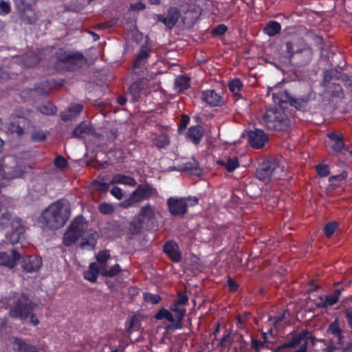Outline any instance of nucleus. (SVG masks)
<instances>
[{"mask_svg":"<svg viewBox=\"0 0 352 352\" xmlns=\"http://www.w3.org/2000/svg\"><path fill=\"white\" fill-rule=\"evenodd\" d=\"M189 120H190V118L187 115H186V114L182 115V119H181V122H180V124H179V129H178V131L179 133L182 132L183 130H184L186 128V126L189 122Z\"/></svg>","mask_w":352,"mask_h":352,"instance_id":"052dcab7","label":"nucleus"},{"mask_svg":"<svg viewBox=\"0 0 352 352\" xmlns=\"http://www.w3.org/2000/svg\"><path fill=\"white\" fill-rule=\"evenodd\" d=\"M197 204L198 199L196 197H170L167 200L169 211L174 216H184L188 206H194Z\"/></svg>","mask_w":352,"mask_h":352,"instance_id":"39448f33","label":"nucleus"},{"mask_svg":"<svg viewBox=\"0 0 352 352\" xmlns=\"http://www.w3.org/2000/svg\"><path fill=\"white\" fill-rule=\"evenodd\" d=\"M341 306L342 308L352 309V295L342 300Z\"/></svg>","mask_w":352,"mask_h":352,"instance_id":"0e129e2a","label":"nucleus"},{"mask_svg":"<svg viewBox=\"0 0 352 352\" xmlns=\"http://www.w3.org/2000/svg\"><path fill=\"white\" fill-rule=\"evenodd\" d=\"M92 185L95 187V188L102 192H104L108 190L109 188V185L105 182H100L98 180H94L92 182Z\"/></svg>","mask_w":352,"mask_h":352,"instance_id":"864d4df0","label":"nucleus"},{"mask_svg":"<svg viewBox=\"0 0 352 352\" xmlns=\"http://www.w3.org/2000/svg\"><path fill=\"white\" fill-rule=\"evenodd\" d=\"M166 16L168 17L169 21L171 23L172 25L174 27L180 17V12L177 8L171 7L168 10Z\"/></svg>","mask_w":352,"mask_h":352,"instance_id":"a19ab883","label":"nucleus"},{"mask_svg":"<svg viewBox=\"0 0 352 352\" xmlns=\"http://www.w3.org/2000/svg\"><path fill=\"white\" fill-rule=\"evenodd\" d=\"M186 309H160L155 315L157 320L165 319L172 323L175 329H180L182 328V320L185 316Z\"/></svg>","mask_w":352,"mask_h":352,"instance_id":"1a4fd4ad","label":"nucleus"},{"mask_svg":"<svg viewBox=\"0 0 352 352\" xmlns=\"http://www.w3.org/2000/svg\"><path fill=\"white\" fill-rule=\"evenodd\" d=\"M54 165L59 168H64L67 166V161L62 156H57L54 160Z\"/></svg>","mask_w":352,"mask_h":352,"instance_id":"6e6d98bb","label":"nucleus"},{"mask_svg":"<svg viewBox=\"0 0 352 352\" xmlns=\"http://www.w3.org/2000/svg\"><path fill=\"white\" fill-rule=\"evenodd\" d=\"M189 79L186 76H179L175 81V87L179 89V91L188 88Z\"/></svg>","mask_w":352,"mask_h":352,"instance_id":"49530a36","label":"nucleus"},{"mask_svg":"<svg viewBox=\"0 0 352 352\" xmlns=\"http://www.w3.org/2000/svg\"><path fill=\"white\" fill-rule=\"evenodd\" d=\"M100 273L99 270V265L96 263H91L89 265V270L84 272V277L85 279L91 282H96L98 274Z\"/></svg>","mask_w":352,"mask_h":352,"instance_id":"7c9ffc66","label":"nucleus"},{"mask_svg":"<svg viewBox=\"0 0 352 352\" xmlns=\"http://www.w3.org/2000/svg\"><path fill=\"white\" fill-rule=\"evenodd\" d=\"M22 255L15 249H12L10 252H0V266H4L10 269L15 267L17 261L22 257Z\"/></svg>","mask_w":352,"mask_h":352,"instance_id":"4468645a","label":"nucleus"},{"mask_svg":"<svg viewBox=\"0 0 352 352\" xmlns=\"http://www.w3.org/2000/svg\"><path fill=\"white\" fill-rule=\"evenodd\" d=\"M83 109V107L82 104H71L68 110L74 117H76L78 113H80Z\"/></svg>","mask_w":352,"mask_h":352,"instance_id":"13d9d810","label":"nucleus"},{"mask_svg":"<svg viewBox=\"0 0 352 352\" xmlns=\"http://www.w3.org/2000/svg\"><path fill=\"white\" fill-rule=\"evenodd\" d=\"M338 228V224L335 221L328 222L324 228V233L327 237H330L335 232Z\"/></svg>","mask_w":352,"mask_h":352,"instance_id":"8fccbe9b","label":"nucleus"},{"mask_svg":"<svg viewBox=\"0 0 352 352\" xmlns=\"http://www.w3.org/2000/svg\"><path fill=\"white\" fill-rule=\"evenodd\" d=\"M35 0H15V6L20 19L25 24H33L37 21V16L32 8Z\"/></svg>","mask_w":352,"mask_h":352,"instance_id":"423d86ee","label":"nucleus"},{"mask_svg":"<svg viewBox=\"0 0 352 352\" xmlns=\"http://www.w3.org/2000/svg\"><path fill=\"white\" fill-rule=\"evenodd\" d=\"M309 352H329L328 346L323 339H316L309 333Z\"/></svg>","mask_w":352,"mask_h":352,"instance_id":"b1692460","label":"nucleus"},{"mask_svg":"<svg viewBox=\"0 0 352 352\" xmlns=\"http://www.w3.org/2000/svg\"><path fill=\"white\" fill-rule=\"evenodd\" d=\"M10 12V6L8 2L0 1V14H8Z\"/></svg>","mask_w":352,"mask_h":352,"instance_id":"bf43d9fd","label":"nucleus"},{"mask_svg":"<svg viewBox=\"0 0 352 352\" xmlns=\"http://www.w3.org/2000/svg\"><path fill=\"white\" fill-rule=\"evenodd\" d=\"M39 57L34 53L30 52L20 59L21 65L25 67L35 66L39 62Z\"/></svg>","mask_w":352,"mask_h":352,"instance_id":"2f4dec72","label":"nucleus"},{"mask_svg":"<svg viewBox=\"0 0 352 352\" xmlns=\"http://www.w3.org/2000/svg\"><path fill=\"white\" fill-rule=\"evenodd\" d=\"M143 223L139 219L132 221L129 227V232L133 235L139 234L142 230Z\"/></svg>","mask_w":352,"mask_h":352,"instance_id":"a18cd8bd","label":"nucleus"},{"mask_svg":"<svg viewBox=\"0 0 352 352\" xmlns=\"http://www.w3.org/2000/svg\"><path fill=\"white\" fill-rule=\"evenodd\" d=\"M164 252L168 255V256L174 262H179L182 259V256L179 250V246L173 241H167L163 248Z\"/></svg>","mask_w":352,"mask_h":352,"instance_id":"4be33fe9","label":"nucleus"},{"mask_svg":"<svg viewBox=\"0 0 352 352\" xmlns=\"http://www.w3.org/2000/svg\"><path fill=\"white\" fill-rule=\"evenodd\" d=\"M217 164L224 166L228 172H232L239 165L238 157L236 156L229 157L226 160H218Z\"/></svg>","mask_w":352,"mask_h":352,"instance_id":"72a5a7b5","label":"nucleus"},{"mask_svg":"<svg viewBox=\"0 0 352 352\" xmlns=\"http://www.w3.org/2000/svg\"><path fill=\"white\" fill-rule=\"evenodd\" d=\"M202 99L210 106H219L223 104L222 98L214 90H208L202 94Z\"/></svg>","mask_w":352,"mask_h":352,"instance_id":"a878e982","label":"nucleus"},{"mask_svg":"<svg viewBox=\"0 0 352 352\" xmlns=\"http://www.w3.org/2000/svg\"><path fill=\"white\" fill-rule=\"evenodd\" d=\"M42 265V259L40 256L32 255L22 258L21 267L25 272H37Z\"/></svg>","mask_w":352,"mask_h":352,"instance_id":"f3484780","label":"nucleus"},{"mask_svg":"<svg viewBox=\"0 0 352 352\" xmlns=\"http://www.w3.org/2000/svg\"><path fill=\"white\" fill-rule=\"evenodd\" d=\"M34 309H10V316L13 318H19L23 322H28L33 325L39 323V320L32 313Z\"/></svg>","mask_w":352,"mask_h":352,"instance_id":"dca6fc26","label":"nucleus"},{"mask_svg":"<svg viewBox=\"0 0 352 352\" xmlns=\"http://www.w3.org/2000/svg\"><path fill=\"white\" fill-rule=\"evenodd\" d=\"M338 79H335L331 75V72L326 71L322 80V86L325 87V93L330 95L332 98H342L343 97V89L340 83L336 82Z\"/></svg>","mask_w":352,"mask_h":352,"instance_id":"9b49d317","label":"nucleus"},{"mask_svg":"<svg viewBox=\"0 0 352 352\" xmlns=\"http://www.w3.org/2000/svg\"><path fill=\"white\" fill-rule=\"evenodd\" d=\"M204 128L199 125L190 127L187 133L188 138H190L195 144L199 143L200 140L204 136Z\"/></svg>","mask_w":352,"mask_h":352,"instance_id":"c85d7f7f","label":"nucleus"},{"mask_svg":"<svg viewBox=\"0 0 352 352\" xmlns=\"http://www.w3.org/2000/svg\"><path fill=\"white\" fill-rule=\"evenodd\" d=\"M60 60L69 64V69H76L82 66L83 62V57L80 54L69 55L65 54Z\"/></svg>","mask_w":352,"mask_h":352,"instance_id":"bb28decb","label":"nucleus"},{"mask_svg":"<svg viewBox=\"0 0 352 352\" xmlns=\"http://www.w3.org/2000/svg\"><path fill=\"white\" fill-rule=\"evenodd\" d=\"M227 27L221 24L217 26L214 29L212 30V33L214 35L221 36L223 35L226 31H227Z\"/></svg>","mask_w":352,"mask_h":352,"instance_id":"e2e57ef3","label":"nucleus"},{"mask_svg":"<svg viewBox=\"0 0 352 352\" xmlns=\"http://www.w3.org/2000/svg\"><path fill=\"white\" fill-rule=\"evenodd\" d=\"M86 226V221L82 216L77 217L71 223L68 230L65 233L63 243L66 246L74 244L80 237V232Z\"/></svg>","mask_w":352,"mask_h":352,"instance_id":"0eeeda50","label":"nucleus"},{"mask_svg":"<svg viewBox=\"0 0 352 352\" xmlns=\"http://www.w3.org/2000/svg\"><path fill=\"white\" fill-rule=\"evenodd\" d=\"M83 231L80 232V237L82 242L80 247L82 249L90 248L94 249L97 243L99 238L98 233L93 229L88 228V223L86 221V226L83 228Z\"/></svg>","mask_w":352,"mask_h":352,"instance_id":"f8f14e48","label":"nucleus"},{"mask_svg":"<svg viewBox=\"0 0 352 352\" xmlns=\"http://www.w3.org/2000/svg\"><path fill=\"white\" fill-rule=\"evenodd\" d=\"M328 333L333 336L332 340H336V344L340 345L342 343L344 336L342 335V330L339 327L337 320L333 322L329 327Z\"/></svg>","mask_w":352,"mask_h":352,"instance_id":"cd10ccee","label":"nucleus"},{"mask_svg":"<svg viewBox=\"0 0 352 352\" xmlns=\"http://www.w3.org/2000/svg\"><path fill=\"white\" fill-rule=\"evenodd\" d=\"M111 183L124 184L133 186L136 184V181L130 176H126L122 174H117L113 176Z\"/></svg>","mask_w":352,"mask_h":352,"instance_id":"e433bc0d","label":"nucleus"},{"mask_svg":"<svg viewBox=\"0 0 352 352\" xmlns=\"http://www.w3.org/2000/svg\"><path fill=\"white\" fill-rule=\"evenodd\" d=\"M316 172L320 177H327L330 174L329 166L324 164H318L316 166Z\"/></svg>","mask_w":352,"mask_h":352,"instance_id":"3c124183","label":"nucleus"},{"mask_svg":"<svg viewBox=\"0 0 352 352\" xmlns=\"http://www.w3.org/2000/svg\"><path fill=\"white\" fill-rule=\"evenodd\" d=\"M10 226V232L8 231L6 234L10 243L15 244L23 236L24 228L21 226V219L6 212L0 217V227L6 229Z\"/></svg>","mask_w":352,"mask_h":352,"instance_id":"7ed1b4c3","label":"nucleus"},{"mask_svg":"<svg viewBox=\"0 0 352 352\" xmlns=\"http://www.w3.org/2000/svg\"><path fill=\"white\" fill-rule=\"evenodd\" d=\"M178 171L185 172L191 175L199 177L202 175V170L199 163L195 160L192 162H186L175 168Z\"/></svg>","mask_w":352,"mask_h":352,"instance_id":"412c9836","label":"nucleus"},{"mask_svg":"<svg viewBox=\"0 0 352 352\" xmlns=\"http://www.w3.org/2000/svg\"><path fill=\"white\" fill-rule=\"evenodd\" d=\"M148 82L149 80L147 78H140L130 86L129 91L133 102L139 100L142 91L148 87Z\"/></svg>","mask_w":352,"mask_h":352,"instance_id":"6ab92c4d","label":"nucleus"},{"mask_svg":"<svg viewBox=\"0 0 352 352\" xmlns=\"http://www.w3.org/2000/svg\"><path fill=\"white\" fill-rule=\"evenodd\" d=\"M31 140L34 142H43L46 139L45 133L41 129H34L31 132Z\"/></svg>","mask_w":352,"mask_h":352,"instance_id":"c03bdc74","label":"nucleus"},{"mask_svg":"<svg viewBox=\"0 0 352 352\" xmlns=\"http://www.w3.org/2000/svg\"><path fill=\"white\" fill-rule=\"evenodd\" d=\"M348 176V174L346 171H342L340 174L333 175L330 177L329 180L330 182L334 181V180H343L346 179Z\"/></svg>","mask_w":352,"mask_h":352,"instance_id":"69168bd1","label":"nucleus"},{"mask_svg":"<svg viewBox=\"0 0 352 352\" xmlns=\"http://www.w3.org/2000/svg\"><path fill=\"white\" fill-rule=\"evenodd\" d=\"M111 256L108 250L100 251L96 255V263L99 265V270L100 272L107 267V261L110 258Z\"/></svg>","mask_w":352,"mask_h":352,"instance_id":"c9c22d12","label":"nucleus"},{"mask_svg":"<svg viewBox=\"0 0 352 352\" xmlns=\"http://www.w3.org/2000/svg\"><path fill=\"white\" fill-rule=\"evenodd\" d=\"M327 136L333 142L331 148L337 153L341 152L345 146L342 134L341 133L329 132Z\"/></svg>","mask_w":352,"mask_h":352,"instance_id":"393cba45","label":"nucleus"},{"mask_svg":"<svg viewBox=\"0 0 352 352\" xmlns=\"http://www.w3.org/2000/svg\"><path fill=\"white\" fill-rule=\"evenodd\" d=\"M34 91L38 95L46 96L49 94V89L45 87L44 85L41 84L35 87Z\"/></svg>","mask_w":352,"mask_h":352,"instance_id":"680f3d73","label":"nucleus"},{"mask_svg":"<svg viewBox=\"0 0 352 352\" xmlns=\"http://www.w3.org/2000/svg\"><path fill=\"white\" fill-rule=\"evenodd\" d=\"M285 175L283 167L279 166L276 160L263 162L258 166L256 171V177L262 181L271 179L277 180Z\"/></svg>","mask_w":352,"mask_h":352,"instance_id":"20e7f679","label":"nucleus"},{"mask_svg":"<svg viewBox=\"0 0 352 352\" xmlns=\"http://www.w3.org/2000/svg\"><path fill=\"white\" fill-rule=\"evenodd\" d=\"M121 269L119 265L116 264L111 267L110 270H107V267L100 272V274L107 277H113L116 276L120 272Z\"/></svg>","mask_w":352,"mask_h":352,"instance_id":"de8ad7c7","label":"nucleus"},{"mask_svg":"<svg viewBox=\"0 0 352 352\" xmlns=\"http://www.w3.org/2000/svg\"><path fill=\"white\" fill-rule=\"evenodd\" d=\"M150 54V50L148 48H142L133 62V69L142 67Z\"/></svg>","mask_w":352,"mask_h":352,"instance_id":"c756f323","label":"nucleus"},{"mask_svg":"<svg viewBox=\"0 0 352 352\" xmlns=\"http://www.w3.org/2000/svg\"><path fill=\"white\" fill-rule=\"evenodd\" d=\"M154 19L158 21L162 22L168 30H171L173 28L167 16H164L162 14H155Z\"/></svg>","mask_w":352,"mask_h":352,"instance_id":"4d7b16f0","label":"nucleus"},{"mask_svg":"<svg viewBox=\"0 0 352 352\" xmlns=\"http://www.w3.org/2000/svg\"><path fill=\"white\" fill-rule=\"evenodd\" d=\"M14 308H33L32 302L27 296L21 295L16 301Z\"/></svg>","mask_w":352,"mask_h":352,"instance_id":"79ce46f5","label":"nucleus"},{"mask_svg":"<svg viewBox=\"0 0 352 352\" xmlns=\"http://www.w3.org/2000/svg\"><path fill=\"white\" fill-rule=\"evenodd\" d=\"M71 214L69 202L65 199H59L45 209L38 218V223L43 229L57 230L65 226Z\"/></svg>","mask_w":352,"mask_h":352,"instance_id":"f257e3e1","label":"nucleus"},{"mask_svg":"<svg viewBox=\"0 0 352 352\" xmlns=\"http://www.w3.org/2000/svg\"><path fill=\"white\" fill-rule=\"evenodd\" d=\"M155 190L148 185H140L129 198L120 204L122 208H128L152 196Z\"/></svg>","mask_w":352,"mask_h":352,"instance_id":"6e6552de","label":"nucleus"},{"mask_svg":"<svg viewBox=\"0 0 352 352\" xmlns=\"http://www.w3.org/2000/svg\"><path fill=\"white\" fill-rule=\"evenodd\" d=\"M99 211L104 214H110L113 212L114 208L110 204L102 203L99 206Z\"/></svg>","mask_w":352,"mask_h":352,"instance_id":"603ef678","label":"nucleus"},{"mask_svg":"<svg viewBox=\"0 0 352 352\" xmlns=\"http://www.w3.org/2000/svg\"><path fill=\"white\" fill-rule=\"evenodd\" d=\"M273 98L274 102L278 103L280 106L286 104L287 102L292 106H294L297 109H301L302 108H305L307 105V100L305 98H294L292 96H289L287 93H285L282 95L281 98H278V96L273 95Z\"/></svg>","mask_w":352,"mask_h":352,"instance_id":"a211bd4d","label":"nucleus"},{"mask_svg":"<svg viewBox=\"0 0 352 352\" xmlns=\"http://www.w3.org/2000/svg\"><path fill=\"white\" fill-rule=\"evenodd\" d=\"M1 173L10 178L21 176L22 170L15 157L8 156L0 161V175Z\"/></svg>","mask_w":352,"mask_h":352,"instance_id":"9d476101","label":"nucleus"},{"mask_svg":"<svg viewBox=\"0 0 352 352\" xmlns=\"http://www.w3.org/2000/svg\"><path fill=\"white\" fill-rule=\"evenodd\" d=\"M141 317L139 315H134L126 322L125 330L128 333H131L133 331H136L140 327Z\"/></svg>","mask_w":352,"mask_h":352,"instance_id":"f704fd0d","label":"nucleus"},{"mask_svg":"<svg viewBox=\"0 0 352 352\" xmlns=\"http://www.w3.org/2000/svg\"><path fill=\"white\" fill-rule=\"evenodd\" d=\"M248 135L250 144L254 148H262L269 140L267 134L261 129L250 131Z\"/></svg>","mask_w":352,"mask_h":352,"instance_id":"2eb2a0df","label":"nucleus"},{"mask_svg":"<svg viewBox=\"0 0 352 352\" xmlns=\"http://www.w3.org/2000/svg\"><path fill=\"white\" fill-rule=\"evenodd\" d=\"M228 285L229 289L231 292L236 291L239 287L238 284L231 278H228Z\"/></svg>","mask_w":352,"mask_h":352,"instance_id":"774afa93","label":"nucleus"},{"mask_svg":"<svg viewBox=\"0 0 352 352\" xmlns=\"http://www.w3.org/2000/svg\"><path fill=\"white\" fill-rule=\"evenodd\" d=\"M264 32L270 36H275L280 31V25L276 21H270L263 30Z\"/></svg>","mask_w":352,"mask_h":352,"instance_id":"58836bf2","label":"nucleus"},{"mask_svg":"<svg viewBox=\"0 0 352 352\" xmlns=\"http://www.w3.org/2000/svg\"><path fill=\"white\" fill-rule=\"evenodd\" d=\"M37 109L45 115H53L56 112V107L49 101H46L38 106Z\"/></svg>","mask_w":352,"mask_h":352,"instance_id":"ea45409f","label":"nucleus"},{"mask_svg":"<svg viewBox=\"0 0 352 352\" xmlns=\"http://www.w3.org/2000/svg\"><path fill=\"white\" fill-rule=\"evenodd\" d=\"M27 124V120L25 118H19L17 120L10 124V130L12 133H16L21 135L23 133V130Z\"/></svg>","mask_w":352,"mask_h":352,"instance_id":"473e14b6","label":"nucleus"},{"mask_svg":"<svg viewBox=\"0 0 352 352\" xmlns=\"http://www.w3.org/2000/svg\"><path fill=\"white\" fill-rule=\"evenodd\" d=\"M188 302V297L186 294L179 293L177 298L174 300V305L175 307L178 305H185Z\"/></svg>","mask_w":352,"mask_h":352,"instance_id":"5fc2aeb1","label":"nucleus"},{"mask_svg":"<svg viewBox=\"0 0 352 352\" xmlns=\"http://www.w3.org/2000/svg\"><path fill=\"white\" fill-rule=\"evenodd\" d=\"M230 91L236 96H239V91L242 89L243 84L241 81L238 79H234L228 84Z\"/></svg>","mask_w":352,"mask_h":352,"instance_id":"37998d69","label":"nucleus"},{"mask_svg":"<svg viewBox=\"0 0 352 352\" xmlns=\"http://www.w3.org/2000/svg\"><path fill=\"white\" fill-rule=\"evenodd\" d=\"M155 217V213L150 205H146L142 208L138 219L144 223L146 221H150Z\"/></svg>","mask_w":352,"mask_h":352,"instance_id":"4c0bfd02","label":"nucleus"},{"mask_svg":"<svg viewBox=\"0 0 352 352\" xmlns=\"http://www.w3.org/2000/svg\"><path fill=\"white\" fill-rule=\"evenodd\" d=\"M343 291L344 288L336 289L329 294L325 295L324 297L320 296L318 300L312 299L309 296V300L316 301V308H327L328 306H332L338 301Z\"/></svg>","mask_w":352,"mask_h":352,"instance_id":"ddd939ff","label":"nucleus"},{"mask_svg":"<svg viewBox=\"0 0 352 352\" xmlns=\"http://www.w3.org/2000/svg\"><path fill=\"white\" fill-rule=\"evenodd\" d=\"M95 129L89 122H82L74 129L72 137L81 139L86 135H93Z\"/></svg>","mask_w":352,"mask_h":352,"instance_id":"5701e85b","label":"nucleus"},{"mask_svg":"<svg viewBox=\"0 0 352 352\" xmlns=\"http://www.w3.org/2000/svg\"><path fill=\"white\" fill-rule=\"evenodd\" d=\"M144 300L151 305H156L161 300V297L157 294L146 292L144 293Z\"/></svg>","mask_w":352,"mask_h":352,"instance_id":"09e8293b","label":"nucleus"},{"mask_svg":"<svg viewBox=\"0 0 352 352\" xmlns=\"http://www.w3.org/2000/svg\"><path fill=\"white\" fill-rule=\"evenodd\" d=\"M284 105L267 109L263 116V121L268 129L278 131H287L290 126V120L283 109Z\"/></svg>","mask_w":352,"mask_h":352,"instance_id":"f03ea898","label":"nucleus"},{"mask_svg":"<svg viewBox=\"0 0 352 352\" xmlns=\"http://www.w3.org/2000/svg\"><path fill=\"white\" fill-rule=\"evenodd\" d=\"M111 193L118 199H121L123 197L122 190L117 186H114L111 189Z\"/></svg>","mask_w":352,"mask_h":352,"instance_id":"338daca9","label":"nucleus"},{"mask_svg":"<svg viewBox=\"0 0 352 352\" xmlns=\"http://www.w3.org/2000/svg\"><path fill=\"white\" fill-rule=\"evenodd\" d=\"M13 344L16 352H42L41 347L32 345L27 340L17 337L14 338Z\"/></svg>","mask_w":352,"mask_h":352,"instance_id":"aec40b11","label":"nucleus"}]
</instances>
